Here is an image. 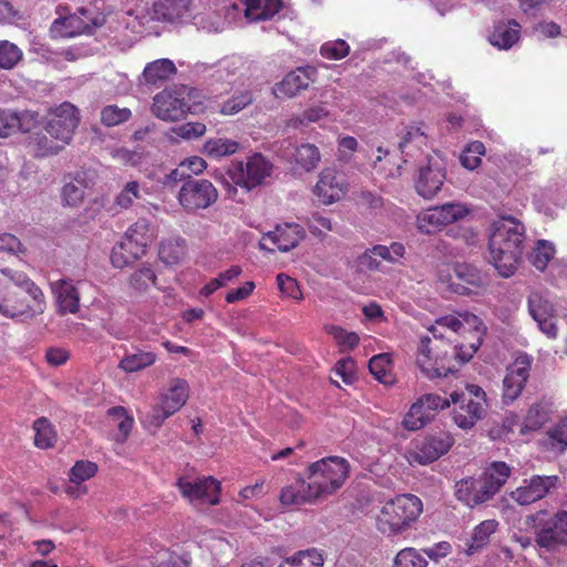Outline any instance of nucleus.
Segmentation results:
<instances>
[{"label":"nucleus","instance_id":"4d7b16f0","mask_svg":"<svg viewBox=\"0 0 567 567\" xmlns=\"http://www.w3.org/2000/svg\"><path fill=\"white\" fill-rule=\"evenodd\" d=\"M485 154V146L481 141L471 142L460 156L461 164L473 171L482 163V156Z\"/></svg>","mask_w":567,"mask_h":567},{"label":"nucleus","instance_id":"f03ea898","mask_svg":"<svg viewBox=\"0 0 567 567\" xmlns=\"http://www.w3.org/2000/svg\"><path fill=\"white\" fill-rule=\"evenodd\" d=\"M478 348V339L476 342L464 344L422 337L416 353V365L427 379L444 378L470 361Z\"/></svg>","mask_w":567,"mask_h":567},{"label":"nucleus","instance_id":"6e6d98bb","mask_svg":"<svg viewBox=\"0 0 567 567\" xmlns=\"http://www.w3.org/2000/svg\"><path fill=\"white\" fill-rule=\"evenodd\" d=\"M109 416L116 422V426L118 430L117 440H126L130 435L134 419L127 413L126 409L123 406H113L107 411Z\"/></svg>","mask_w":567,"mask_h":567},{"label":"nucleus","instance_id":"4468645a","mask_svg":"<svg viewBox=\"0 0 567 567\" xmlns=\"http://www.w3.org/2000/svg\"><path fill=\"white\" fill-rule=\"evenodd\" d=\"M176 486L190 503L217 505L220 502V482L213 476L179 477Z\"/></svg>","mask_w":567,"mask_h":567},{"label":"nucleus","instance_id":"052dcab7","mask_svg":"<svg viewBox=\"0 0 567 567\" xmlns=\"http://www.w3.org/2000/svg\"><path fill=\"white\" fill-rule=\"evenodd\" d=\"M393 567H427V560L415 548L406 547L396 554Z\"/></svg>","mask_w":567,"mask_h":567},{"label":"nucleus","instance_id":"2f4dec72","mask_svg":"<svg viewBox=\"0 0 567 567\" xmlns=\"http://www.w3.org/2000/svg\"><path fill=\"white\" fill-rule=\"evenodd\" d=\"M97 472L96 463H74V466L70 470V482L72 485L68 486L65 492L70 496L80 497L86 494L87 489L81 484L93 477Z\"/></svg>","mask_w":567,"mask_h":567},{"label":"nucleus","instance_id":"f257e3e1","mask_svg":"<svg viewBox=\"0 0 567 567\" xmlns=\"http://www.w3.org/2000/svg\"><path fill=\"white\" fill-rule=\"evenodd\" d=\"M348 474V463H311L308 482L296 480L281 489L279 499L286 506L315 504L340 488Z\"/></svg>","mask_w":567,"mask_h":567},{"label":"nucleus","instance_id":"c03bdc74","mask_svg":"<svg viewBox=\"0 0 567 567\" xmlns=\"http://www.w3.org/2000/svg\"><path fill=\"white\" fill-rule=\"evenodd\" d=\"M185 256V241L181 238L166 239L159 245L158 257L166 265L178 264Z\"/></svg>","mask_w":567,"mask_h":567},{"label":"nucleus","instance_id":"e2e57ef3","mask_svg":"<svg viewBox=\"0 0 567 567\" xmlns=\"http://www.w3.org/2000/svg\"><path fill=\"white\" fill-rule=\"evenodd\" d=\"M326 330L336 339L338 346L341 348V351L352 350L360 342L358 333L348 332L339 326H329Z\"/></svg>","mask_w":567,"mask_h":567},{"label":"nucleus","instance_id":"1a4fd4ad","mask_svg":"<svg viewBox=\"0 0 567 567\" xmlns=\"http://www.w3.org/2000/svg\"><path fill=\"white\" fill-rule=\"evenodd\" d=\"M105 17L101 13L92 16L91 11L80 8L76 13L55 19L50 27L51 39L74 38L80 34H91L95 28L103 25Z\"/></svg>","mask_w":567,"mask_h":567},{"label":"nucleus","instance_id":"5fc2aeb1","mask_svg":"<svg viewBox=\"0 0 567 567\" xmlns=\"http://www.w3.org/2000/svg\"><path fill=\"white\" fill-rule=\"evenodd\" d=\"M329 115V111L322 104L306 109L300 115L289 120V126L298 128L299 126L317 123Z\"/></svg>","mask_w":567,"mask_h":567},{"label":"nucleus","instance_id":"bb28decb","mask_svg":"<svg viewBox=\"0 0 567 567\" xmlns=\"http://www.w3.org/2000/svg\"><path fill=\"white\" fill-rule=\"evenodd\" d=\"M455 496L471 508L488 501V492L483 491L480 480L473 477L456 482Z\"/></svg>","mask_w":567,"mask_h":567},{"label":"nucleus","instance_id":"dca6fc26","mask_svg":"<svg viewBox=\"0 0 567 567\" xmlns=\"http://www.w3.org/2000/svg\"><path fill=\"white\" fill-rule=\"evenodd\" d=\"M532 362L530 355L520 353L507 368L502 389V400L505 404L513 403L522 394L529 378Z\"/></svg>","mask_w":567,"mask_h":567},{"label":"nucleus","instance_id":"bf43d9fd","mask_svg":"<svg viewBox=\"0 0 567 567\" xmlns=\"http://www.w3.org/2000/svg\"><path fill=\"white\" fill-rule=\"evenodd\" d=\"M132 116L128 107H118L117 105H107L101 111V122L105 126H116L127 122Z\"/></svg>","mask_w":567,"mask_h":567},{"label":"nucleus","instance_id":"9b49d317","mask_svg":"<svg viewBox=\"0 0 567 567\" xmlns=\"http://www.w3.org/2000/svg\"><path fill=\"white\" fill-rule=\"evenodd\" d=\"M272 164L260 153H255L247 162H236L227 171L230 179L246 189L259 186L270 175Z\"/></svg>","mask_w":567,"mask_h":567},{"label":"nucleus","instance_id":"ddd939ff","mask_svg":"<svg viewBox=\"0 0 567 567\" xmlns=\"http://www.w3.org/2000/svg\"><path fill=\"white\" fill-rule=\"evenodd\" d=\"M218 192L212 182L207 179H188L182 184L177 199L187 213L206 209L216 203Z\"/></svg>","mask_w":567,"mask_h":567},{"label":"nucleus","instance_id":"0eeeda50","mask_svg":"<svg viewBox=\"0 0 567 567\" xmlns=\"http://www.w3.org/2000/svg\"><path fill=\"white\" fill-rule=\"evenodd\" d=\"M189 398V385L185 379L174 378L168 388L161 392L158 402L151 406L142 416V423L147 430H157L164 422L178 412Z\"/></svg>","mask_w":567,"mask_h":567},{"label":"nucleus","instance_id":"aec40b11","mask_svg":"<svg viewBox=\"0 0 567 567\" xmlns=\"http://www.w3.org/2000/svg\"><path fill=\"white\" fill-rule=\"evenodd\" d=\"M348 185L343 175L331 167L321 171L313 188L315 195L324 205L340 200L346 195Z\"/></svg>","mask_w":567,"mask_h":567},{"label":"nucleus","instance_id":"09e8293b","mask_svg":"<svg viewBox=\"0 0 567 567\" xmlns=\"http://www.w3.org/2000/svg\"><path fill=\"white\" fill-rule=\"evenodd\" d=\"M124 237L146 251L153 237L150 223L146 219L137 220L126 230Z\"/></svg>","mask_w":567,"mask_h":567},{"label":"nucleus","instance_id":"79ce46f5","mask_svg":"<svg viewBox=\"0 0 567 567\" xmlns=\"http://www.w3.org/2000/svg\"><path fill=\"white\" fill-rule=\"evenodd\" d=\"M292 157L300 168L311 172L318 166L321 154L315 144L305 143L293 147Z\"/></svg>","mask_w":567,"mask_h":567},{"label":"nucleus","instance_id":"423d86ee","mask_svg":"<svg viewBox=\"0 0 567 567\" xmlns=\"http://www.w3.org/2000/svg\"><path fill=\"white\" fill-rule=\"evenodd\" d=\"M526 525L534 530L536 546L545 553L556 554L567 548V511L554 514L538 511L526 517Z\"/></svg>","mask_w":567,"mask_h":567},{"label":"nucleus","instance_id":"b1692460","mask_svg":"<svg viewBox=\"0 0 567 567\" xmlns=\"http://www.w3.org/2000/svg\"><path fill=\"white\" fill-rule=\"evenodd\" d=\"M303 236V228L298 224L278 225L275 230L269 231L264 238L265 240L271 241L275 247L269 248L265 243H261L260 246L270 251H275L276 249L279 251H289L299 244Z\"/></svg>","mask_w":567,"mask_h":567},{"label":"nucleus","instance_id":"cd10ccee","mask_svg":"<svg viewBox=\"0 0 567 567\" xmlns=\"http://www.w3.org/2000/svg\"><path fill=\"white\" fill-rule=\"evenodd\" d=\"M176 73L177 69L172 60L158 59L145 65L142 79L146 85L158 87Z\"/></svg>","mask_w":567,"mask_h":567},{"label":"nucleus","instance_id":"5701e85b","mask_svg":"<svg viewBox=\"0 0 567 567\" xmlns=\"http://www.w3.org/2000/svg\"><path fill=\"white\" fill-rule=\"evenodd\" d=\"M38 122V114L30 111L0 109V137L6 138L18 132H30Z\"/></svg>","mask_w":567,"mask_h":567},{"label":"nucleus","instance_id":"7ed1b4c3","mask_svg":"<svg viewBox=\"0 0 567 567\" xmlns=\"http://www.w3.org/2000/svg\"><path fill=\"white\" fill-rule=\"evenodd\" d=\"M525 241L524 225L513 217L493 224L488 239L491 261L498 274L508 278L515 274L522 259Z\"/></svg>","mask_w":567,"mask_h":567},{"label":"nucleus","instance_id":"412c9836","mask_svg":"<svg viewBox=\"0 0 567 567\" xmlns=\"http://www.w3.org/2000/svg\"><path fill=\"white\" fill-rule=\"evenodd\" d=\"M524 485L512 493V497L520 505H529L550 493L559 483L557 475H535L529 481H524Z\"/></svg>","mask_w":567,"mask_h":567},{"label":"nucleus","instance_id":"c9c22d12","mask_svg":"<svg viewBox=\"0 0 567 567\" xmlns=\"http://www.w3.org/2000/svg\"><path fill=\"white\" fill-rule=\"evenodd\" d=\"M550 403L536 402L532 404L524 419L520 433L535 432L542 429L548 421L551 413Z\"/></svg>","mask_w":567,"mask_h":567},{"label":"nucleus","instance_id":"6e6552de","mask_svg":"<svg viewBox=\"0 0 567 567\" xmlns=\"http://www.w3.org/2000/svg\"><path fill=\"white\" fill-rule=\"evenodd\" d=\"M43 292H29L21 289L0 287V313L8 318L32 319L44 312Z\"/></svg>","mask_w":567,"mask_h":567},{"label":"nucleus","instance_id":"680f3d73","mask_svg":"<svg viewBox=\"0 0 567 567\" xmlns=\"http://www.w3.org/2000/svg\"><path fill=\"white\" fill-rule=\"evenodd\" d=\"M142 198L141 185L136 181L126 183L123 189L115 197V205L121 209H128L136 199Z\"/></svg>","mask_w":567,"mask_h":567},{"label":"nucleus","instance_id":"393cba45","mask_svg":"<svg viewBox=\"0 0 567 567\" xmlns=\"http://www.w3.org/2000/svg\"><path fill=\"white\" fill-rule=\"evenodd\" d=\"M483 286L481 271L468 264H456L450 288L458 295H471Z\"/></svg>","mask_w":567,"mask_h":567},{"label":"nucleus","instance_id":"603ef678","mask_svg":"<svg viewBox=\"0 0 567 567\" xmlns=\"http://www.w3.org/2000/svg\"><path fill=\"white\" fill-rule=\"evenodd\" d=\"M555 254L553 244L547 240H538L529 256L532 265L543 271L548 266Z\"/></svg>","mask_w":567,"mask_h":567},{"label":"nucleus","instance_id":"f3484780","mask_svg":"<svg viewBox=\"0 0 567 567\" xmlns=\"http://www.w3.org/2000/svg\"><path fill=\"white\" fill-rule=\"evenodd\" d=\"M426 164L419 167L417 175L414 181L416 193L425 199H431L441 190L445 172L439 161L426 156Z\"/></svg>","mask_w":567,"mask_h":567},{"label":"nucleus","instance_id":"ea45409f","mask_svg":"<svg viewBox=\"0 0 567 567\" xmlns=\"http://www.w3.org/2000/svg\"><path fill=\"white\" fill-rule=\"evenodd\" d=\"M1 274L4 279H0V287L21 289L29 292H43L39 286L35 285L29 276L22 271H18L11 268L1 269Z\"/></svg>","mask_w":567,"mask_h":567},{"label":"nucleus","instance_id":"4be33fe9","mask_svg":"<svg viewBox=\"0 0 567 567\" xmlns=\"http://www.w3.org/2000/svg\"><path fill=\"white\" fill-rule=\"evenodd\" d=\"M528 310L539 329L548 338L555 339L558 334L555 309L553 303L539 292H533L528 297Z\"/></svg>","mask_w":567,"mask_h":567},{"label":"nucleus","instance_id":"a19ab883","mask_svg":"<svg viewBox=\"0 0 567 567\" xmlns=\"http://www.w3.org/2000/svg\"><path fill=\"white\" fill-rule=\"evenodd\" d=\"M32 427L34 431V445L37 447L47 450L54 446L58 435L54 425L48 417H38L33 422Z\"/></svg>","mask_w":567,"mask_h":567},{"label":"nucleus","instance_id":"9d476101","mask_svg":"<svg viewBox=\"0 0 567 567\" xmlns=\"http://www.w3.org/2000/svg\"><path fill=\"white\" fill-rule=\"evenodd\" d=\"M468 214L470 209L465 205L446 203L420 212L416 216V227L422 234L434 235L445 226L463 219Z\"/></svg>","mask_w":567,"mask_h":567},{"label":"nucleus","instance_id":"3c124183","mask_svg":"<svg viewBox=\"0 0 567 567\" xmlns=\"http://www.w3.org/2000/svg\"><path fill=\"white\" fill-rule=\"evenodd\" d=\"M85 188L84 179L75 178L73 182L66 183L61 193L63 203L71 207H78L84 199Z\"/></svg>","mask_w":567,"mask_h":567},{"label":"nucleus","instance_id":"8fccbe9b","mask_svg":"<svg viewBox=\"0 0 567 567\" xmlns=\"http://www.w3.org/2000/svg\"><path fill=\"white\" fill-rule=\"evenodd\" d=\"M23 58L22 50L8 40H0V69L12 70Z\"/></svg>","mask_w":567,"mask_h":567},{"label":"nucleus","instance_id":"0e129e2a","mask_svg":"<svg viewBox=\"0 0 567 567\" xmlns=\"http://www.w3.org/2000/svg\"><path fill=\"white\" fill-rule=\"evenodd\" d=\"M254 101L250 91H244L228 99L221 105L220 113L224 115H235L250 105Z\"/></svg>","mask_w":567,"mask_h":567},{"label":"nucleus","instance_id":"69168bd1","mask_svg":"<svg viewBox=\"0 0 567 567\" xmlns=\"http://www.w3.org/2000/svg\"><path fill=\"white\" fill-rule=\"evenodd\" d=\"M296 567H322L323 557L317 548L299 550L291 556Z\"/></svg>","mask_w":567,"mask_h":567},{"label":"nucleus","instance_id":"72a5a7b5","mask_svg":"<svg viewBox=\"0 0 567 567\" xmlns=\"http://www.w3.org/2000/svg\"><path fill=\"white\" fill-rule=\"evenodd\" d=\"M157 361V354L136 348L134 352H127L118 362V369L126 373H135L152 367Z\"/></svg>","mask_w":567,"mask_h":567},{"label":"nucleus","instance_id":"13d9d810","mask_svg":"<svg viewBox=\"0 0 567 567\" xmlns=\"http://www.w3.org/2000/svg\"><path fill=\"white\" fill-rule=\"evenodd\" d=\"M241 271L243 270H241L240 266H237V265L231 266L229 269L220 272L218 275V277L212 279L208 284H206L200 289V295L204 296V297L210 296L212 293H214L219 288L226 286L227 282H229V281L234 280L235 278H237L241 274Z\"/></svg>","mask_w":567,"mask_h":567},{"label":"nucleus","instance_id":"6ab92c4d","mask_svg":"<svg viewBox=\"0 0 567 567\" xmlns=\"http://www.w3.org/2000/svg\"><path fill=\"white\" fill-rule=\"evenodd\" d=\"M451 404L454 405L452 419L463 430L472 429L485 412L480 400H474L471 395L458 394L457 391L451 393Z\"/></svg>","mask_w":567,"mask_h":567},{"label":"nucleus","instance_id":"49530a36","mask_svg":"<svg viewBox=\"0 0 567 567\" xmlns=\"http://www.w3.org/2000/svg\"><path fill=\"white\" fill-rule=\"evenodd\" d=\"M238 148V142L229 138H210L204 144V152L213 158L233 155Z\"/></svg>","mask_w":567,"mask_h":567},{"label":"nucleus","instance_id":"c85d7f7f","mask_svg":"<svg viewBox=\"0 0 567 567\" xmlns=\"http://www.w3.org/2000/svg\"><path fill=\"white\" fill-rule=\"evenodd\" d=\"M56 295V303L61 315L76 313L80 309V295L74 285L69 280H58L53 284Z\"/></svg>","mask_w":567,"mask_h":567},{"label":"nucleus","instance_id":"39448f33","mask_svg":"<svg viewBox=\"0 0 567 567\" xmlns=\"http://www.w3.org/2000/svg\"><path fill=\"white\" fill-rule=\"evenodd\" d=\"M423 512V503L413 494L390 498L381 508L378 529L386 536H398L412 527Z\"/></svg>","mask_w":567,"mask_h":567},{"label":"nucleus","instance_id":"2eb2a0df","mask_svg":"<svg viewBox=\"0 0 567 567\" xmlns=\"http://www.w3.org/2000/svg\"><path fill=\"white\" fill-rule=\"evenodd\" d=\"M79 123L78 109L69 102H63L49 112L45 131L51 137H59L69 145Z\"/></svg>","mask_w":567,"mask_h":567},{"label":"nucleus","instance_id":"a878e982","mask_svg":"<svg viewBox=\"0 0 567 567\" xmlns=\"http://www.w3.org/2000/svg\"><path fill=\"white\" fill-rule=\"evenodd\" d=\"M192 0H158L153 6L154 16L158 21L183 22L190 16Z\"/></svg>","mask_w":567,"mask_h":567},{"label":"nucleus","instance_id":"4c0bfd02","mask_svg":"<svg viewBox=\"0 0 567 567\" xmlns=\"http://www.w3.org/2000/svg\"><path fill=\"white\" fill-rule=\"evenodd\" d=\"M498 522L496 519H486L480 523L473 530L470 543L465 553L474 555L483 549L489 543L491 536L497 530Z\"/></svg>","mask_w":567,"mask_h":567},{"label":"nucleus","instance_id":"f704fd0d","mask_svg":"<svg viewBox=\"0 0 567 567\" xmlns=\"http://www.w3.org/2000/svg\"><path fill=\"white\" fill-rule=\"evenodd\" d=\"M30 145L32 146L34 156L42 158L56 155L68 144L61 142L59 137H51L44 130L33 134Z\"/></svg>","mask_w":567,"mask_h":567},{"label":"nucleus","instance_id":"a211bd4d","mask_svg":"<svg viewBox=\"0 0 567 567\" xmlns=\"http://www.w3.org/2000/svg\"><path fill=\"white\" fill-rule=\"evenodd\" d=\"M317 76L318 70L315 66H298L275 85L274 94L277 97H295L306 91Z\"/></svg>","mask_w":567,"mask_h":567},{"label":"nucleus","instance_id":"f8f14e48","mask_svg":"<svg viewBox=\"0 0 567 567\" xmlns=\"http://www.w3.org/2000/svg\"><path fill=\"white\" fill-rule=\"evenodd\" d=\"M446 329L450 330L451 333L473 332L474 338L471 342H476L478 339L480 346L482 344V336L485 331L482 320L471 312L440 317L435 320V323L429 328V331L432 333L433 340L442 339L444 341H452L450 337L444 333Z\"/></svg>","mask_w":567,"mask_h":567},{"label":"nucleus","instance_id":"774afa93","mask_svg":"<svg viewBox=\"0 0 567 567\" xmlns=\"http://www.w3.org/2000/svg\"><path fill=\"white\" fill-rule=\"evenodd\" d=\"M350 52V48L344 40L326 42L320 48L321 56L329 60H340L346 58Z\"/></svg>","mask_w":567,"mask_h":567},{"label":"nucleus","instance_id":"e433bc0d","mask_svg":"<svg viewBox=\"0 0 567 567\" xmlns=\"http://www.w3.org/2000/svg\"><path fill=\"white\" fill-rule=\"evenodd\" d=\"M520 25L512 20L496 25L489 37V41L498 49L507 50L519 39Z\"/></svg>","mask_w":567,"mask_h":567},{"label":"nucleus","instance_id":"37998d69","mask_svg":"<svg viewBox=\"0 0 567 567\" xmlns=\"http://www.w3.org/2000/svg\"><path fill=\"white\" fill-rule=\"evenodd\" d=\"M369 370L379 382L393 383L392 362L388 353L373 355L369 361Z\"/></svg>","mask_w":567,"mask_h":567},{"label":"nucleus","instance_id":"473e14b6","mask_svg":"<svg viewBox=\"0 0 567 567\" xmlns=\"http://www.w3.org/2000/svg\"><path fill=\"white\" fill-rule=\"evenodd\" d=\"M145 255V250L126 237L116 244L111 252V262L115 268L123 269Z\"/></svg>","mask_w":567,"mask_h":567},{"label":"nucleus","instance_id":"338daca9","mask_svg":"<svg viewBox=\"0 0 567 567\" xmlns=\"http://www.w3.org/2000/svg\"><path fill=\"white\" fill-rule=\"evenodd\" d=\"M547 440L553 450L563 452L567 449V416L548 432Z\"/></svg>","mask_w":567,"mask_h":567},{"label":"nucleus","instance_id":"20e7f679","mask_svg":"<svg viewBox=\"0 0 567 567\" xmlns=\"http://www.w3.org/2000/svg\"><path fill=\"white\" fill-rule=\"evenodd\" d=\"M197 97L199 94L196 89L174 84L155 94L151 110L153 115L162 121L177 122L189 113L197 114L204 110L202 101Z\"/></svg>","mask_w":567,"mask_h":567},{"label":"nucleus","instance_id":"864d4df0","mask_svg":"<svg viewBox=\"0 0 567 567\" xmlns=\"http://www.w3.org/2000/svg\"><path fill=\"white\" fill-rule=\"evenodd\" d=\"M156 284V275L150 265H142L130 277V286L137 292H145Z\"/></svg>","mask_w":567,"mask_h":567},{"label":"nucleus","instance_id":"c756f323","mask_svg":"<svg viewBox=\"0 0 567 567\" xmlns=\"http://www.w3.org/2000/svg\"><path fill=\"white\" fill-rule=\"evenodd\" d=\"M511 475L507 463H491L478 478L483 491L488 492V501L501 489Z\"/></svg>","mask_w":567,"mask_h":567},{"label":"nucleus","instance_id":"a18cd8bd","mask_svg":"<svg viewBox=\"0 0 567 567\" xmlns=\"http://www.w3.org/2000/svg\"><path fill=\"white\" fill-rule=\"evenodd\" d=\"M390 471L389 463H367L362 475L382 487L391 488L394 486V482Z\"/></svg>","mask_w":567,"mask_h":567},{"label":"nucleus","instance_id":"de8ad7c7","mask_svg":"<svg viewBox=\"0 0 567 567\" xmlns=\"http://www.w3.org/2000/svg\"><path fill=\"white\" fill-rule=\"evenodd\" d=\"M426 144V136L417 126H408L401 138L399 147L405 156H413V150Z\"/></svg>","mask_w":567,"mask_h":567},{"label":"nucleus","instance_id":"58836bf2","mask_svg":"<svg viewBox=\"0 0 567 567\" xmlns=\"http://www.w3.org/2000/svg\"><path fill=\"white\" fill-rule=\"evenodd\" d=\"M434 419V415L429 413L424 404L415 401L403 416L402 426L410 432H415L425 427Z\"/></svg>","mask_w":567,"mask_h":567},{"label":"nucleus","instance_id":"7c9ffc66","mask_svg":"<svg viewBox=\"0 0 567 567\" xmlns=\"http://www.w3.org/2000/svg\"><path fill=\"white\" fill-rule=\"evenodd\" d=\"M453 443L454 440L451 434L441 432L425 437L420 451L425 461H437L451 450Z\"/></svg>","mask_w":567,"mask_h":567}]
</instances>
